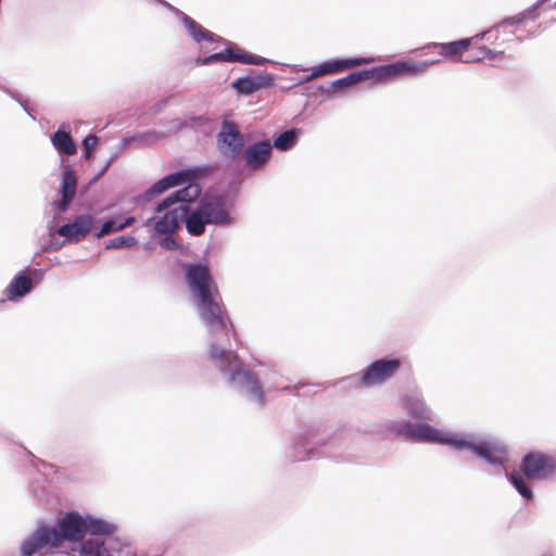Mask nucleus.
Returning <instances> with one entry per match:
<instances>
[{"label": "nucleus", "instance_id": "nucleus-28", "mask_svg": "<svg viewBox=\"0 0 556 556\" xmlns=\"http://www.w3.org/2000/svg\"><path fill=\"white\" fill-rule=\"evenodd\" d=\"M295 139H296L295 130L294 129L287 130V131L282 132L281 135H279L275 139L274 147L281 151L289 150L294 146Z\"/></svg>", "mask_w": 556, "mask_h": 556}, {"label": "nucleus", "instance_id": "nucleus-20", "mask_svg": "<svg viewBox=\"0 0 556 556\" xmlns=\"http://www.w3.org/2000/svg\"><path fill=\"white\" fill-rule=\"evenodd\" d=\"M271 152V144L268 140H263L256 142L254 144L249 146L244 150V159L247 164L253 168L257 169L263 167L267 161L269 160Z\"/></svg>", "mask_w": 556, "mask_h": 556}, {"label": "nucleus", "instance_id": "nucleus-1", "mask_svg": "<svg viewBox=\"0 0 556 556\" xmlns=\"http://www.w3.org/2000/svg\"><path fill=\"white\" fill-rule=\"evenodd\" d=\"M186 279L199 314L210 332L225 331L227 334L229 327L235 332L210 269L205 265H190L186 273Z\"/></svg>", "mask_w": 556, "mask_h": 556}, {"label": "nucleus", "instance_id": "nucleus-32", "mask_svg": "<svg viewBox=\"0 0 556 556\" xmlns=\"http://www.w3.org/2000/svg\"><path fill=\"white\" fill-rule=\"evenodd\" d=\"M546 0H541L538 4V7H541L543 4V2H545Z\"/></svg>", "mask_w": 556, "mask_h": 556}, {"label": "nucleus", "instance_id": "nucleus-34", "mask_svg": "<svg viewBox=\"0 0 556 556\" xmlns=\"http://www.w3.org/2000/svg\"><path fill=\"white\" fill-rule=\"evenodd\" d=\"M546 0H541L538 4V7H541L543 4V2H545Z\"/></svg>", "mask_w": 556, "mask_h": 556}, {"label": "nucleus", "instance_id": "nucleus-30", "mask_svg": "<svg viewBox=\"0 0 556 556\" xmlns=\"http://www.w3.org/2000/svg\"><path fill=\"white\" fill-rule=\"evenodd\" d=\"M97 143L98 137L96 135H89L84 139L83 146L85 149V156L87 160L91 159L92 149L97 146Z\"/></svg>", "mask_w": 556, "mask_h": 556}, {"label": "nucleus", "instance_id": "nucleus-8", "mask_svg": "<svg viewBox=\"0 0 556 556\" xmlns=\"http://www.w3.org/2000/svg\"><path fill=\"white\" fill-rule=\"evenodd\" d=\"M391 431L396 437H402L409 441L450 444L456 448L465 446V439L443 432L428 424L399 422L392 425Z\"/></svg>", "mask_w": 556, "mask_h": 556}, {"label": "nucleus", "instance_id": "nucleus-13", "mask_svg": "<svg viewBox=\"0 0 556 556\" xmlns=\"http://www.w3.org/2000/svg\"><path fill=\"white\" fill-rule=\"evenodd\" d=\"M400 367L401 361L397 358L375 361L363 371L361 386L372 387L381 384L393 377Z\"/></svg>", "mask_w": 556, "mask_h": 556}, {"label": "nucleus", "instance_id": "nucleus-35", "mask_svg": "<svg viewBox=\"0 0 556 556\" xmlns=\"http://www.w3.org/2000/svg\"><path fill=\"white\" fill-rule=\"evenodd\" d=\"M546 0H541L538 4V7H541L543 4V2H545Z\"/></svg>", "mask_w": 556, "mask_h": 556}, {"label": "nucleus", "instance_id": "nucleus-27", "mask_svg": "<svg viewBox=\"0 0 556 556\" xmlns=\"http://www.w3.org/2000/svg\"><path fill=\"white\" fill-rule=\"evenodd\" d=\"M135 222V217H127L124 220H121L118 217L108 219L101 227V229L96 233L97 238H102L112 231H119L124 228L132 225Z\"/></svg>", "mask_w": 556, "mask_h": 556}, {"label": "nucleus", "instance_id": "nucleus-21", "mask_svg": "<svg viewBox=\"0 0 556 556\" xmlns=\"http://www.w3.org/2000/svg\"><path fill=\"white\" fill-rule=\"evenodd\" d=\"M469 39H460L457 41L446 42V43H433L429 48L435 49L439 55L452 60V61H463V55L470 48Z\"/></svg>", "mask_w": 556, "mask_h": 556}, {"label": "nucleus", "instance_id": "nucleus-23", "mask_svg": "<svg viewBox=\"0 0 556 556\" xmlns=\"http://www.w3.org/2000/svg\"><path fill=\"white\" fill-rule=\"evenodd\" d=\"M182 23L185 27L188 29L192 38L200 42L202 40L206 41H219L222 40L220 37L215 35L214 33L205 29L202 25H200L198 22H195L193 18H191L188 15H184Z\"/></svg>", "mask_w": 556, "mask_h": 556}, {"label": "nucleus", "instance_id": "nucleus-12", "mask_svg": "<svg viewBox=\"0 0 556 556\" xmlns=\"http://www.w3.org/2000/svg\"><path fill=\"white\" fill-rule=\"evenodd\" d=\"M216 144L219 153L229 160L238 156L244 146V138L238 125L225 119L222 123L219 132L216 136Z\"/></svg>", "mask_w": 556, "mask_h": 556}, {"label": "nucleus", "instance_id": "nucleus-5", "mask_svg": "<svg viewBox=\"0 0 556 556\" xmlns=\"http://www.w3.org/2000/svg\"><path fill=\"white\" fill-rule=\"evenodd\" d=\"M210 358L216 363L222 371H230L229 381L231 383L238 381L241 388L256 399L260 404L264 403V393L257 378L251 371L242 370V364L235 353L220 350L215 344H212Z\"/></svg>", "mask_w": 556, "mask_h": 556}, {"label": "nucleus", "instance_id": "nucleus-26", "mask_svg": "<svg viewBox=\"0 0 556 556\" xmlns=\"http://www.w3.org/2000/svg\"><path fill=\"white\" fill-rule=\"evenodd\" d=\"M51 141L61 154L74 155L76 153V144L68 131L58 129L51 138Z\"/></svg>", "mask_w": 556, "mask_h": 556}, {"label": "nucleus", "instance_id": "nucleus-17", "mask_svg": "<svg viewBox=\"0 0 556 556\" xmlns=\"http://www.w3.org/2000/svg\"><path fill=\"white\" fill-rule=\"evenodd\" d=\"M94 218L90 214L78 215L70 224L62 225L58 235L73 242H79L92 230Z\"/></svg>", "mask_w": 556, "mask_h": 556}, {"label": "nucleus", "instance_id": "nucleus-10", "mask_svg": "<svg viewBox=\"0 0 556 556\" xmlns=\"http://www.w3.org/2000/svg\"><path fill=\"white\" fill-rule=\"evenodd\" d=\"M64 544L58 528L51 525H39L35 532L21 546L22 556H46L59 553Z\"/></svg>", "mask_w": 556, "mask_h": 556}, {"label": "nucleus", "instance_id": "nucleus-15", "mask_svg": "<svg viewBox=\"0 0 556 556\" xmlns=\"http://www.w3.org/2000/svg\"><path fill=\"white\" fill-rule=\"evenodd\" d=\"M187 213L188 208L186 205L168 207L162 216L147 219L144 226L152 227L155 235L159 236L173 235L179 228Z\"/></svg>", "mask_w": 556, "mask_h": 556}, {"label": "nucleus", "instance_id": "nucleus-2", "mask_svg": "<svg viewBox=\"0 0 556 556\" xmlns=\"http://www.w3.org/2000/svg\"><path fill=\"white\" fill-rule=\"evenodd\" d=\"M439 60H428L424 62L399 61L392 64L377 66L371 70L351 73L345 77L339 78L330 84L326 89L328 96L334 94L341 89L351 87L364 80L372 79L375 81H386L394 77L416 76L426 72V70L438 63Z\"/></svg>", "mask_w": 556, "mask_h": 556}, {"label": "nucleus", "instance_id": "nucleus-4", "mask_svg": "<svg viewBox=\"0 0 556 556\" xmlns=\"http://www.w3.org/2000/svg\"><path fill=\"white\" fill-rule=\"evenodd\" d=\"M199 175V170L186 169L175 174H170L154 184L150 192L159 194L165 190L188 182L189 185L180 190L170 193L161 201L156 208V213H162L176 203H190L197 200L201 194V187L192 182ZM185 205V204H181Z\"/></svg>", "mask_w": 556, "mask_h": 556}, {"label": "nucleus", "instance_id": "nucleus-16", "mask_svg": "<svg viewBox=\"0 0 556 556\" xmlns=\"http://www.w3.org/2000/svg\"><path fill=\"white\" fill-rule=\"evenodd\" d=\"M371 60L368 58H352L344 60H334L330 62H324L317 66H314L311 74L302 78V83H309L317 77H321L329 74H337L344 72L349 68L359 66L362 64L369 63Z\"/></svg>", "mask_w": 556, "mask_h": 556}, {"label": "nucleus", "instance_id": "nucleus-9", "mask_svg": "<svg viewBox=\"0 0 556 556\" xmlns=\"http://www.w3.org/2000/svg\"><path fill=\"white\" fill-rule=\"evenodd\" d=\"M187 231L191 236H201L207 224H227L229 214L220 200L202 201L198 207L184 218Z\"/></svg>", "mask_w": 556, "mask_h": 556}, {"label": "nucleus", "instance_id": "nucleus-19", "mask_svg": "<svg viewBox=\"0 0 556 556\" xmlns=\"http://www.w3.org/2000/svg\"><path fill=\"white\" fill-rule=\"evenodd\" d=\"M273 84V77L268 74H263L254 77H240L232 81L231 86L240 94L249 96L263 88H268Z\"/></svg>", "mask_w": 556, "mask_h": 556}, {"label": "nucleus", "instance_id": "nucleus-25", "mask_svg": "<svg viewBox=\"0 0 556 556\" xmlns=\"http://www.w3.org/2000/svg\"><path fill=\"white\" fill-rule=\"evenodd\" d=\"M402 407L415 418L429 419V409L421 397L406 395L402 399Z\"/></svg>", "mask_w": 556, "mask_h": 556}, {"label": "nucleus", "instance_id": "nucleus-7", "mask_svg": "<svg viewBox=\"0 0 556 556\" xmlns=\"http://www.w3.org/2000/svg\"><path fill=\"white\" fill-rule=\"evenodd\" d=\"M470 40V48L466 53V62H479L483 60H492L502 58L505 54V43L515 41L517 38L510 34L496 27L488 31L477 35Z\"/></svg>", "mask_w": 556, "mask_h": 556}, {"label": "nucleus", "instance_id": "nucleus-33", "mask_svg": "<svg viewBox=\"0 0 556 556\" xmlns=\"http://www.w3.org/2000/svg\"><path fill=\"white\" fill-rule=\"evenodd\" d=\"M546 0H541L538 4V7H541L543 4V2H545Z\"/></svg>", "mask_w": 556, "mask_h": 556}, {"label": "nucleus", "instance_id": "nucleus-29", "mask_svg": "<svg viewBox=\"0 0 556 556\" xmlns=\"http://www.w3.org/2000/svg\"><path fill=\"white\" fill-rule=\"evenodd\" d=\"M137 243V240L132 236H121L110 239L106 242V249H119V248H130Z\"/></svg>", "mask_w": 556, "mask_h": 556}, {"label": "nucleus", "instance_id": "nucleus-18", "mask_svg": "<svg viewBox=\"0 0 556 556\" xmlns=\"http://www.w3.org/2000/svg\"><path fill=\"white\" fill-rule=\"evenodd\" d=\"M462 448H469L478 456L483 457L491 464H503L506 458V448L504 445L491 442H481L479 444H470L465 440V446Z\"/></svg>", "mask_w": 556, "mask_h": 556}, {"label": "nucleus", "instance_id": "nucleus-24", "mask_svg": "<svg viewBox=\"0 0 556 556\" xmlns=\"http://www.w3.org/2000/svg\"><path fill=\"white\" fill-rule=\"evenodd\" d=\"M77 181L76 176L73 172H65L62 181V200L59 203L60 211H66L71 201L76 194Z\"/></svg>", "mask_w": 556, "mask_h": 556}, {"label": "nucleus", "instance_id": "nucleus-11", "mask_svg": "<svg viewBox=\"0 0 556 556\" xmlns=\"http://www.w3.org/2000/svg\"><path fill=\"white\" fill-rule=\"evenodd\" d=\"M114 532L93 534L84 541L80 547V556H132L129 546L122 543Z\"/></svg>", "mask_w": 556, "mask_h": 556}, {"label": "nucleus", "instance_id": "nucleus-22", "mask_svg": "<svg viewBox=\"0 0 556 556\" xmlns=\"http://www.w3.org/2000/svg\"><path fill=\"white\" fill-rule=\"evenodd\" d=\"M33 289V280L25 274L15 276L4 290L8 300L24 296Z\"/></svg>", "mask_w": 556, "mask_h": 556}, {"label": "nucleus", "instance_id": "nucleus-14", "mask_svg": "<svg viewBox=\"0 0 556 556\" xmlns=\"http://www.w3.org/2000/svg\"><path fill=\"white\" fill-rule=\"evenodd\" d=\"M265 61L266 59L263 56L250 54L235 45H229L224 51L198 59L197 64L207 65L216 62H239L242 64L262 65Z\"/></svg>", "mask_w": 556, "mask_h": 556}, {"label": "nucleus", "instance_id": "nucleus-6", "mask_svg": "<svg viewBox=\"0 0 556 556\" xmlns=\"http://www.w3.org/2000/svg\"><path fill=\"white\" fill-rule=\"evenodd\" d=\"M60 538L65 544L68 542H80L86 534H105L113 532L115 526L92 517H83L78 513H68L59 518L56 522Z\"/></svg>", "mask_w": 556, "mask_h": 556}, {"label": "nucleus", "instance_id": "nucleus-3", "mask_svg": "<svg viewBox=\"0 0 556 556\" xmlns=\"http://www.w3.org/2000/svg\"><path fill=\"white\" fill-rule=\"evenodd\" d=\"M556 472V458L543 452L533 451L527 453L520 464V472H511L509 481L526 500H531L533 493L526 484L523 476L530 481L547 480Z\"/></svg>", "mask_w": 556, "mask_h": 556}, {"label": "nucleus", "instance_id": "nucleus-31", "mask_svg": "<svg viewBox=\"0 0 556 556\" xmlns=\"http://www.w3.org/2000/svg\"><path fill=\"white\" fill-rule=\"evenodd\" d=\"M165 237L161 239L160 244L162 248L166 250H176L178 249V242L173 237V235H164Z\"/></svg>", "mask_w": 556, "mask_h": 556}]
</instances>
